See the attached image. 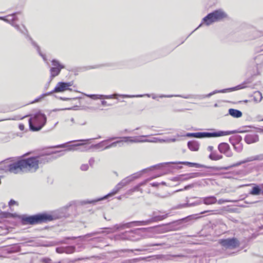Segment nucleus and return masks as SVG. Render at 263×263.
Segmentation results:
<instances>
[{"label":"nucleus","instance_id":"obj_1","mask_svg":"<svg viewBox=\"0 0 263 263\" xmlns=\"http://www.w3.org/2000/svg\"><path fill=\"white\" fill-rule=\"evenodd\" d=\"M22 166H24L25 172H35L39 167V165L44 164L48 161L46 157H31L22 159Z\"/></svg>","mask_w":263,"mask_h":263},{"label":"nucleus","instance_id":"obj_2","mask_svg":"<svg viewBox=\"0 0 263 263\" xmlns=\"http://www.w3.org/2000/svg\"><path fill=\"white\" fill-rule=\"evenodd\" d=\"M46 122V117L45 115L41 112L33 115L29 120L30 128L32 131L40 130Z\"/></svg>","mask_w":263,"mask_h":263},{"label":"nucleus","instance_id":"obj_3","mask_svg":"<svg viewBox=\"0 0 263 263\" xmlns=\"http://www.w3.org/2000/svg\"><path fill=\"white\" fill-rule=\"evenodd\" d=\"M228 17L227 14L223 10L219 9L208 14L203 18V22L206 25L209 26L212 24L219 22Z\"/></svg>","mask_w":263,"mask_h":263},{"label":"nucleus","instance_id":"obj_4","mask_svg":"<svg viewBox=\"0 0 263 263\" xmlns=\"http://www.w3.org/2000/svg\"><path fill=\"white\" fill-rule=\"evenodd\" d=\"M53 217L48 214H41L30 216H24L22 221L24 224H34L36 223L51 221Z\"/></svg>","mask_w":263,"mask_h":263},{"label":"nucleus","instance_id":"obj_5","mask_svg":"<svg viewBox=\"0 0 263 263\" xmlns=\"http://www.w3.org/2000/svg\"><path fill=\"white\" fill-rule=\"evenodd\" d=\"M233 131H218L213 133L203 132L196 133H187L186 136L189 137H195L201 138L204 137H217L226 135H229L233 134Z\"/></svg>","mask_w":263,"mask_h":263},{"label":"nucleus","instance_id":"obj_6","mask_svg":"<svg viewBox=\"0 0 263 263\" xmlns=\"http://www.w3.org/2000/svg\"><path fill=\"white\" fill-rule=\"evenodd\" d=\"M132 181V179L129 178H126L123 180H122L120 183H119L113 189L112 191L110 193L108 194L107 195L104 196V197L102 198L98 199L97 200H92V201H82V204H87V203H91L94 202H97L98 201H100L101 200L106 199L107 198L109 197H111L116 193H117L123 187L127 185L130 181Z\"/></svg>","mask_w":263,"mask_h":263},{"label":"nucleus","instance_id":"obj_7","mask_svg":"<svg viewBox=\"0 0 263 263\" xmlns=\"http://www.w3.org/2000/svg\"><path fill=\"white\" fill-rule=\"evenodd\" d=\"M219 243L226 249H234L240 246V242L236 238L220 239Z\"/></svg>","mask_w":263,"mask_h":263},{"label":"nucleus","instance_id":"obj_8","mask_svg":"<svg viewBox=\"0 0 263 263\" xmlns=\"http://www.w3.org/2000/svg\"><path fill=\"white\" fill-rule=\"evenodd\" d=\"M22 160H21L16 162L11 163L9 161V171L14 174H17L21 172H25L24 166H22Z\"/></svg>","mask_w":263,"mask_h":263},{"label":"nucleus","instance_id":"obj_9","mask_svg":"<svg viewBox=\"0 0 263 263\" xmlns=\"http://www.w3.org/2000/svg\"><path fill=\"white\" fill-rule=\"evenodd\" d=\"M53 67L50 69L51 77L52 78L57 76L62 69L64 68V65L61 64L59 61L53 60L52 61Z\"/></svg>","mask_w":263,"mask_h":263},{"label":"nucleus","instance_id":"obj_10","mask_svg":"<svg viewBox=\"0 0 263 263\" xmlns=\"http://www.w3.org/2000/svg\"><path fill=\"white\" fill-rule=\"evenodd\" d=\"M255 160L262 161L263 160V154L248 157L244 160H242L240 162H239L236 164H233L231 166L225 167L224 169L227 170H228L230 167L237 166L240 165L242 164H243V163H245L247 162H251L253 161H255Z\"/></svg>","mask_w":263,"mask_h":263},{"label":"nucleus","instance_id":"obj_11","mask_svg":"<svg viewBox=\"0 0 263 263\" xmlns=\"http://www.w3.org/2000/svg\"><path fill=\"white\" fill-rule=\"evenodd\" d=\"M72 83L71 82H59L54 89L52 91L48 93V95L51 94L52 92H63L67 90H71L69 87L71 86Z\"/></svg>","mask_w":263,"mask_h":263},{"label":"nucleus","instance_id":"obj_12","mask_svg":"<svg viewBox=\"0 0 263 263\" xmlns=\"http://www.w3.org/2000/svg\"><path fill=\"white\" fill-rule=\"evenodd\" d=\"M218 150L228 157H231L233 155L229 145L226 143H221L218 145Z\"/></svg>","mask_w":263,"mask_h":263},{"label":"nucleus","instance_id":"obj_13","mask_svg":"<svg viewBox=\"0 0 263 263\" xmlns=\"http://www.w3.org/2000/svg\"><path fill=\"white\" fill-rule=\"evenodd\" d=\"M146 137V136H141L140 137H125L123 138L124 139V142H129L131 143H140V142H147V139H142L143 137Z\"/></svg>","mask_w":263,"mask_h":263},{"label":"nucleus","instance_id":"obj_14","mask_svg":"<svg viewBox=\"0 0 263 263\" xmlns=\"http://www.w3.org/2000/svg\"><path fill=\"white\" fill-rule=\"evenodd\" d=\"M243 88H244V87L241 86V85H238L236 87L229 88V89H222V90H215L206 95L202 96L201 98H204L206 97H210L212 96V95L216 94L217 93L226 92L228 90H230V91L236 90L240 89H242Z\"/></svg>","mask_w":263,"mask_h":263},{"label":"nucleus","instance_id":"obj_15","mask_svg":"<svg viewBox=\"0 0 263 263\" xmlns=\"http://www.w3.org/2000/svg\"><path fill=\"white\" fill-rule=\"evenodd\" d=\"M117 96L122 97L123 98H134V97H142V96H134V95H119L117 93H115L111 95H103L102 98L104 99H112V98H116Z\"/></svg>","mask_w":263,"mask_h":263},{"label":"nucleus","instance_id":"obj_16","mask_svg":"<svg viewBox=\"0 0 263 263\" xmlns=\"http://www.w3.org/2000/svg\"><path fill=\"white\" fill-rule=\"evenodd\" d=\"M4 214L1 213L0 214V218L3 216ZM10 228L8 227L5 223H2L0 222V235H4L8 234L10 232Z\"/></svg>","mask_w":263,"mask_h":263},{"label":"nucleus","instance_id":"obj_17","mask_svg":"<svg viewBox=\"0 0 263 263\" xmlns=\"http://www.w3.org/2000/svg\"><path fill=\"white\" fill-rule=\"evenodd\" d=\"M199 176V173H191L186 175H182L179 177L178 180L184 181L191 178L197 177Z\"/></svg>","mask_w":263,"mask_h":263},{"label":"nucleus","instance_id":"obj_18","mask_svg":"<svg viewBox=\"0 0 263 263\" xmlns=\"http://www.w3.org/2000/svg\"><path fill=\"white\" fill-rule=\"evenodd\" d=\"M187 146L192 151H197L199 149V144L195 141H189Z\"/></svg>","mask_w":263,"mask_h":263},{"label":"nucleus","instance_id":"obj_19","mask_svg":"<svg viewBox=\"0 0 263 263\" xmlns=\"http://www.w3.org/2000/svg\"><path fill=\"white\" fill-rule=\"evenodd\" d=\"M203 202L205 204L210 205L215 203L217 202V199L214 196H210L204 198Z\"/></svg>","mask_w":263,"mask_h":263},{"label":"nucleus","instance_id":"obj_20","mask_svg":"<svg viewBox=\"0 0 263 263\" xmlns=\"http://www.w3.org/2000/svg\"><path fill=\"white\" fill-rule=\"evenodd\" d=\"M229 113L234 118H240L242 115V112L240 111L232 108L229 109Z\"/></svg>","mask_w":263,"mask_h":263},{"label":"nucleus","instance_id":"obj_21","mask_svg":"<svg viewBox=\"0 0 263 263\" xmlns=\"http://www.w3.org/2000/svg\"><path fill=\"white\" fill-rule=\"evenodd\" d=\"M10 159H7L0 162V170L5 172L9 171V164Z\"/></svg>","mask_w":263,"mask_h":263},{"label":"nucleus","instance_id":"obj_22","mask_svg":"<svg viewBox=\"0 0 263 263\" xmlns=\"http://www.w3.org/2000/svg\"><path fill=\"white\" fill-rule=\"evenodd\" d=\"M250 194L252 195H259L260 194L263 195V191L261 190V188L259 186L256 185L252 188Z\"/></svg>","mask_w":263,"mask_h":263},{"label":"nucleus","instance_id":"obj_23","mask_svg":"<svg viewBox=\"0 0 263 263\" xmlns=\"http://www.w3.org/2000/svg\"><path fill=\"white\" fill-rule=\"evenodd\" d=\"M209 158L213 160H218L221 159L223 158V156L221 155H218L215 153H211L209 156Z\"/></svg>","mask_w":263,"mask_h":263},{"label":"nucleus","instance_id":"obj_24","mask_svg":"<svg viewBox=\"0 0 263 263\" xmlns=\"http://www.w3.org/2000/svg\"><path fill=\"white\" fill-rule=\"evenodd\" d=\"M147 140H148V141H147V142H155V143H156V142L162 143V142H164L163 141V140H164V139H160V138H158L157 137H154V138H153L152 139H147Z\"/></svg>","mask_w":263,"mask_h":263},{"label":"nucleus","instance_id":"obj_25","mask_svg":"<svg viewBox=\"0 0 263 263\" xmlns=\"http://www.w3.org/2000/svg\"><path fill=\"white\" fill-rule=\"evenodd\" d=\"M124 142V139L122 140L117 141L114 142L112 143L111 144L106 146L105 147V149H108V148H110L111 147H116L118 143H122V142Z\"/></svg>","mask_w":263,"mask_h":263},{"label":"nucleus","instance_id":"obj_26","mask_svg":"<svg viewBox=\"0 0 263 263\" xmlns=\"http://www.w3.org/2000/svg\"><path fill=\"white\" fill-rule=\"evenodd\" d=\"M1 19L4 20L8 22H10L15 20L14 14L8 15L7 16L6 18L1 17Z\"/></svg>","mask_w":263,"mask_h":263},{"label":"nucleus","instance_id":"obj_27","mask_svg":"<svg viewBox=\"0 0 263 263\" xmlns=\"http://www.w3.org/2000/svg\"><path fill=\"white\" fill-rule=\"evenodd\" d=\"M87 96L92 99L96 100L102 98L103 95H90Z\"/></svg>","mask_w":263,"mask_h":263},{"label":"nucleus","instance_id":"obj_28","mask_svg":"<svg viewBox=\"0 0 263 263\" xmlns=\"http://www.w3.org/2000/svg\"><path fill=\"white\" fill-rule=\"evenodd\" d=\"M178 163L188 165L190 166H196L198 165L197 163H191L189 162H179Z\"/></svg>","mask_w":263,"mask_h":263},{"label":"nucleus","instance_id":"obj_29","mask_svg":"<svg viewBox=\"0 0 263 263\" xmlns=\"http://www.w3.org/2000/svg\"><path fill=\"white\" fill-rule=\"evenodd\" d=\"M88 168L89 166L87 164H82L80 167L81 170L83 171H87L88 169Z\"/></svg>","mask_w":263,"mask_h":263},{"label":"nucleus","instance_id":"obj_30","mask_svg":"<svg viewBox=\"0 0 263 263\" xmlns=\"http://www.w3.org/2000/svg\"><path fill=\"white\" fill-rule=\"evenodd\" d=\"M193 187V184H190V185L185 186L183 189H180V190H177V191H176V192L181 191H183V190H187L190 188Z\"/></svg>","mask_w":263,"mask_h":263},{"label":"nucleus","instance_id":"obj_31","mask_svg":"<svg viewBox=\"0 0 263 263\" xmlns=\"http://www.w3.org/2000/svg\"><path fill=\"white\" fill-rule=\"evenodd\" d=\"M44 263H51V260L49 258H44L42 259Z\"/></svg>","mask_w":263,"mask_h":263},{"label":"nucleus","instance_id":"obj_32","mask_svg":"<svg viewBox=\"0 0 263 263\" xmlns=\"http://www.w3.org/2000/svg\"><path fill=\"white\" fill-rule=\"evenodd\" d=\"M164 142H174L176 141V139L175 138H172V139H167L166 140H163Z\"/></svg>","mask_w":263,"mask_h":263},{"label":"nucleus","instance_id":"obj_33","mask_svg":"<svg viewBox=\"0 0 263 263\" xmlns=\"http://www.w3.org/2000/svg\"><path fill=\"white\" fill-rule=\"evenodd\" d=\"M14 204H16L17 205H18L17 202L15 201H14V200L12 199L9 202V205L10 206H12V205H13Z\"/></svg>","mask_w":263,"mask_h":263},{"label":"nucleus","instance_id":"obj_34","mask_svg":"<svg viewBox=\"0 0 263 263\" xmlns=\"http://www.w3.org/2000/svg\"><path fill=\"white\" fill-rule=\"evenodd\" d=\"M230 202V201L228 200H223V199H221L218 201V203L219 204H221L224 202Z\"/></svg>","mask_w":263,"mask_h":263},{"label":"nucleus","instance_id":"obj_35","mask_svg":"<svg viewBox=\"0 0 263 263\" xmlns=\"http://www.w3.org/2000/svg\"><path fill=\"white\" fill-rule=\"evenodd\" d=\"M162 244L161 243H154V244H148L146 245V247H152V246H161Z\"/></svg>","mask_w":263,"mask_h":263},{"label":"nucleus","instance_id":"obj_36","mask_svg":"<svg viewBox=\"0 0 263 263\" xmlns=\"http://www.w3.org/2000/svg\"><path fill=\"white\" fill-rule=\"evenodd\" d=\"M201 202H202L201 201L196 202H194L193 203L187 204V205H188V206H193V205L200 204L201 203Z\"/></svg>","mask_w":263,"mask_h":263},{"label":"nucleus","instance_id":"obj_37","mask_svg":"<svg viewBox=\"0 0 263 263\" xmlns=\"http://www.w3.org/2000/svg\"><path fill=\"white\" fill-rule=\"evenodd\" d=\"M142 97L144 96H147L148 97H151V95H149V94H146V95H142ZM151 96H152V98H153V99H155L156 98V95H154V94H152V95H151Z\"/></svg>","mask_w":263,"mask_h":263},{"label":"nucleus","instance_id":"obj_38","mask_svg":"<svg viewBox=\"0 0 263 263\" xmlns=\"http://www.w3.org/2000/svg\"><path fill=\"white\" fill-rule=\"evenodd\" d=\"M173 97V95H161L159 96L160 98H171Z\"/></svg>","mask_w":263,"mask_h":263},{"label":"nucleus","instance_id":"obj_39","mask_svg":"<svg viewBox=\"0 0 263 263\" xmlns=\"http://www.w3.org/2000/svg\"><path fill=\"white\" fill-rule=\"evenodd\" d=\"M19 129L21 130H23L25 129V126L23 124H20L19 125Z\"/></svg>","mask_w":263,"mask_h":263},{"label":"nucleus","instance_id":"obj_40","mask_svg":"<svg viewBox=\"0 0 263 263\" xmlns=\"http://www.w3.org/2000/svg\"><path fill=\"white\" fill-rule=\"evenodd\" d=\"M137 222L140 223L141 225H145L147 223V221H137Z\"/></svg>","mask_w":263,"mask_h":263},{"label":"nucleus","instance_id":"obj_41","mask_svg":"<svg viewBox=\"0 0 263 263\" xmlns=\"http://www.w3.org/2000/svg\"><path fill=\"white\" fill-rule=\"evenodd\" d=\"M163 258H164V256L163 255H159L156 256V258L157 259H162Z\"/></svg>","mask_w":263,"mask_h":263},{"label":"nucleus","instance_id":"obj_42","mask_svg":"<svg viewBox=\"0 0 263 263\" xmlns=\"http://www.w3.org/2000/svg\"><path fill=\"white\" fill-rule=\"evenodd\" d=\"M213 149V146H208V150L209 151H210V152L212 151Z\"/></svg>","mask_w":263,"mask_h":263},{"label":"nucleus","instance_id":"obj_43","mask_svg":"<svg viewBox=\"0 0 263 263\" xmlns=\"http://www.w3.org/2000/svg\"><path fill=\"white\" fill-rule=\"evenodd\" d=\"M37 50H38V51H39V53H40V54L43 57V59L45 61L46 59H45V57L40 53V51H39V47H37Z\"/></svg>","mask_w":263,"mask_h":263},{"label":"nucleus","instance_id":"obj_44","mask_svg":"<svg viewBox=\"0 0 263 263\" xmlns=\"http://www.w3.org/2000/svg\"><path fill=\"white\" fill-rule=\"evenodd\" d=\"M93 162H94V159H90L89 160V163H90V165H92V163Z\"/></svg>","mask_w":263,"mask_h":263},{"label":"nucleus","instance_id":"obj_45","mask_svg":"<svg viewBox=\"0 0 263 263\" xmlns=\"http://www.w3.org/2000/svg\"><path fill=\"white\" fill-rule=\"evenodd\" d=\"M258 186H259L260 188H261V191H263V184H259V185H258Z\"/></svg>","mask_w":263,"mask_h":263},{"label":"nucleus","instance_id":"obj_46","mask_svg":"<svg viewBox=\"0 0 263 263\" xmlns=\"http://www.w3.org/2000/svg\"><path fill=\"white\" fill-rule=\"evenodd\" d=\"M21 31L24 33V34H26V32H27V30H26V29L24 28V30H21Z\"/></svg>","mask_w":263,"mask_h":263},{"label":"nucleus","instance_id":"obj_47","mask_svg":"<svg viewBox=\"0 0 263 263\" xmlns=\"http://www.w3.org/2000/svg\"><path fill=\"white\" fill-rule=\"evenodd\" d=\"M65 146H66L65 144H62V145H59L58 147H65Z\"/></svg>","mask_w":263,"mask_h":263},{"label":"nucleus","instance_id":"obj_48","mask_svg":"<svg viewBox=\"0 0 263 263\" xmlns=\"http://www.w3.org/2000/svg\"><path fill=\"white\" fill-rule=\"evenodd\" d=\"M135 250L137 251H145L146 249H136Z\"/></svg>","mask_w":263,"mask_h":263},{"label":"nucleus","instance_id":"obj_49","mask_svg":"<svg viewBox=\"0 0 263 263\" xmlns=\"http://www.w3.org/2000/svg\"><path fill=\"white\" fill-rule=\"evenodd\" d=\"M102 104L103 105H105L106 104V102L105 101H102Z\"/></svg>","mask_w":263,"mask_h":263},{"label":"nucleus","instance_id":"obj_50","mask_svg":"<svg viewBox=\"0 0 263 263\" xmlns=\"http://www.w3.org/2000/svg\"><path fill=\"white\" fill-rule=\"evenodd\" d=\"M101 143H99V144H97V145H95V146H96V147H99V146H100V145H101Z\"/></svg>","mask_w":263,"mask_h":263},{"label":"nucleus","instance_id":"obj_51","mask_svg":"<svg viewBox=\"0 0 263 263\" xmlns=\"http://www.w3.org/2000/svg\"><path fill=\"white\" fill-rule=\"evenodd\" d=\"M152 185V186H155L157 185V183H153Z\"/></svg>","mask_w":263,"mask_h":263},{"label":"nucleus","instance_id":"obj_52","mask_svg":"<svg viewBox=\"0 0 263 263\" xmlns=\"http://www.w3.org/2000/svg\"><path fill=\"white\" fill-rule=\"evenodd\" d=\"M115 228H116V230H117L119 228H118V227L115 226Z\"/></svg>","mask_w":263,"mask_h":263},{"label":"nucleus","instance_id":"obj_53","mask_svg":"<svg viewBox=\"0 0 263 263\" xmlns=\"http://www.w3.org/2000/svg\"><path fill=\"white\" fill-rule=\"evenodd\" d=\"M81 141H88V140H81Z\"/></svg>","mask_w":263,"mask_h":263},{"label":"nucleus","instance_id":"obj_54","mask_svg":"<svg viewBox=\"0 0 263 263\" xmlns=\"http://www.w3.org/2000/svg\"><path fill=\"white\" fill-rule=\"evenodd\" d=\"M139 260V259H133V260H134V261H137V260Z\"/></svg>","mask_w":263,"mask_h":263},{"label":"nucleus","instance_id":"obj_55","mask_svg":"<svg viewBox=\"0 0 263 263\" xmlns=\"http://www.w3.org/2000/svg\"><path fill=\"white\" fill-rule=\"evenodd\" d=\"M133 251H134L133 250H129V251L132 252H133Z\"/></svg>","mask_w":263,"mask_h":263},{"label":"nucleus","instance_id":"obj_56","mask_svg":"<svg viewBox=\"0 0 263 263\" xmlns=\"http://www.w3.org/2000/svg\"><path fill=\"white\" fill-rule=\"evenodd\" d=\"M71 121H72V122H73V118H72V119H71Z\"/></svg>","mask_w":263,"mask_h":263},{"label":"nucleus","instance_id":"obj_57","mask_svg":"<svg viewBox=\"0 0 263 263\" xmlns=\"http://www.w3.org/2000/svg\"><path fill=\"white\" fill-rule=\"evenodd\" d=\"M116 139V138H111V140H114V139Z\"/></svg>","mask_w":263,"mask_h":263},{"label":"nucleus","instance_id":"obj_58","mask_svg":"<svg viewBox=\"0 0 263 263\" xmlns=\"http://www.w3.org/2000/svg\"><path fill=\"white\" fill-rule=\"evenodd\" d=\"M82 145V144H79L77 145Z\"/></svg>","mask_w":263,"mask_h":263},{"label":"nucleus","instance_id":"obj_59","mask_svg":"<svg viewBox=\"0 0 263 263\" xmlns=\"http://www.w3.org/2000/svg\"><path fill=\"white\" fill-rule=\"evenodd\" d=\"M205 212H206L205 211V212H202L201 213L202 214V213H205Z\"/></svg>","mask_w":263,"mask_h":263}]
</instances>
